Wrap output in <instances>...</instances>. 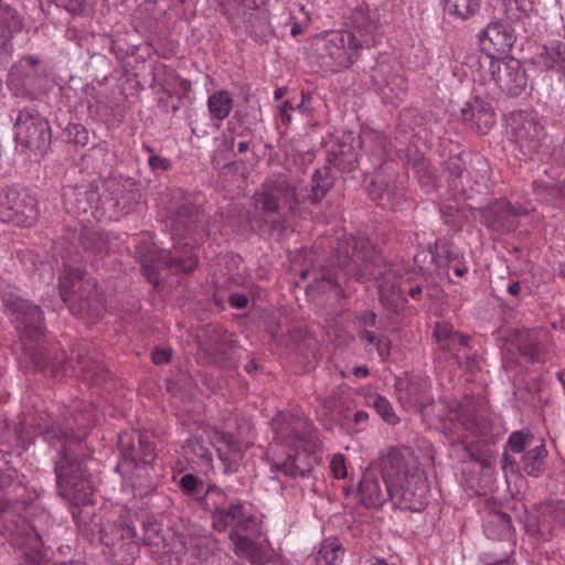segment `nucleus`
Instances as JSON below:
<instances>
[{"instance_id": "nucleus-1", "label": "nucleus", "mask_w": 565, "mask_h": 565, "mask_svg": "<svg viewBox=\"0 0 565 565\" xmlns=\"http://www.w3.org/2000/svg\"><path fill=\"white\" fill-rule=\"evenodd\" d=\"M2 302L8 313L21 326L22 350L38 370L50 369L54 375L83 376L96 384L106 381L107 374L103 366L93 361L82 350L71 358L52 356L46 347L41 343L43 338V311L41 308L18 294L3 290Z\"/></svg>"}, {"instance_id": "nucleus-2", "label": "nucleus", "mask_w": 565, "mask_h": 565, "mask_svg": "<svg viewBox=\"0 0 565 565\" xmlns=\"http://www.w3.org/2000/svg\"><path fill=\"white\" fill-rule=\"evenodd\" d=\"M379 471L393 505L420 511L428 494L427 479L409 448L392 447L380 460Z\"/></svg>"}, {"instance_id": "nucleus-3", "label": "nucleus", "mask_w": 565, "mask_h": 565, "mask_svg": "<svg viewBox=\"0 0 565 565\" xmlns=\"http://www.w3.org/2000/svg\"><path fill=\"white\" fill-rule=\"evenodd\" d=\"M43 438L52 447L62 445L54 468L58 494L74 507L89 503L93 487L83 461L72 449V445L81 444L82 438L76 436L73 430L54 426L47 427L43 431Z\"/></svg>"}, {"instance_id": "nucleus-4", "label": "nucleus", "mask_w": 565, "mask_h": 565, "mask_svg": "<svg viewBox=\"0 0 565 565\" xmlns=\"http://www.w3.org/2000/svg\"><path fill=\"white\" fill-rule=\"evenodd\" d=\"M275 430L277 438L292 450L276 468L294 478L308 476L312 469L310 455L317 449L311 423L302 416L285 414L275 419Z\"/></svg>"}, {"instance_id": "nucleus-5", "label": "nucleus", "mask_w": 565, "mask_h": 565, "mask_svg": "<svg viewBox=\"0 0 565 565\" xmlns=\"http://www.w3.org/2000/svg\"><path fill=\"white\" fill-rule=\"evenodd\" d=\"M253 201L262 213V224L273 233L286 230L288 214L295 213L301 203L297 185L282 172L270 173L254 192Z\"/></svg>"}, {"instance_id": "nucleus-6", "label": "nucleus", "mask_w": 565, "mask_h": 565, "mask_svg": "<svg viewBox=\"0 0 565 565\" xmlns=\"http://www.w3.org/2000/svg\"><path fill=\"white\" fill-rule=\"evenodd\" d=\"M62 300L73 315L98 320L106 311V299L97 282L85 270L63 264L58 278Z\"/></svg>"}, {"instance_id": "nucleus-7", "label": "nucleus", "mask_w": 565, "mask_h": 565, "mask_svg": "<svg viewBox=\"0 0 565 565\" xmlns=\"http://www.w3.org/2000/svg\"><path fill=\"white\" fill-rule=\"evenodd\" d=\"M136 524L131 515H121L120 520L107 523L100 530V542L107 548L105 553L119 565H130L138 555Z\"/></svg>"}, {"instance_id": "nucleus-8", "label": "nucleus", "mask_w": 565, "mask_h": 565, "mask_svg": "<svg viewBox=\"0 0 565 565\" xmlns=\"http://www.w3.org/2000/svg\"><path fill=\"white\" fill-rule=\"evenodd\" d=\"M36 199L22 188L10 186L0 192V220L21 227H31L39 218Z\"/></svg>"}, {"instance_id": "nucleus-9", "label": "nucleus", "mask_w": 565, "mask_h": 565, "mask_svg": "<svg viewBox=\"0 0 565 565\" xmlns=\"http://www.w3.org/2000/svg\"><path fill=\"white\" fill-rule=\"evenodd\" d=\"M137 257L143 275L153 285L159 284L161 269L175 267L181 273L189 274L198 266V259L193 255L174 257L169 250H159L148 242L140 243L137 246Z\"/></svg>"}, {"instance_id": "nucleus-10", "label": "nucleus", "mask_w": 565, "mask_h": 565, "mask_svg": "<svg viewBox=\"0 0 565 565\" xmlns=\"http://www.w3.org/2000/svg\"><path fill=\"white\" fill-rule=\"evenodd\" d=\"M14 136L19 145L34 153H45L51 143L49 121L34 109L24 108L19 111Z\"/></svg>"}, {"instance_id": "nucleus-11", "label": "nucleus", "mask_w": 565, "mask_h": 565, "mask_svg": "<svg viewBox=\"0 0 565 565\" xmlns=\"http://www.w3.org/2000/svg\"><path fill=\"white\" fill-rule=\"evenodd\" d=\"M536 204L533 201L511 204L505 199L495 200L481 207L480 220L488 228L499 234H508L519 225V217L534 212Z\"/></svg>"}, {"instance_id": "nucleus-12", "label": "nucleus", "mask_w": 565, "mask_h": 565, "mask_svg": "<svg viewBox=\"0 0 565 565\" xmlns=\"http://www.w3.org/2000/svg\"><path fill=\"white\" fill-rule=\"evenodd\" d=\"M545 137L544 126L535 115L520 111L512 116V140L525 158L540 151Z\"/></svg>"}, {"instance_id": "nucleus-13", "label": "nucleus", "mask_w": 565, "mask_h": 565, "mask_svg": "<svg viewBox=\"0 0 565 565\" xmlns=\"http://www.w3.org/2000/svg\"><path fill=\"white\" fill-rule=\"evenodd\" d=\"M532 186L537 201L554 207H565V174L559 168L539 166Z\"/></svg>"}, {"instance_id": "nucleus-14", "label": "nucleus", "mask_w": 565, "mask_h": 565, "mask_svg": "<svg viewBox=\"0 0 565 565\" xmlns=\"http://www.w3.org/2000/svg\"><path fill=\"white\" fill-rule=\"evenodd\" d=\"M100 206L128 213L139 201L140 194L134 183L117 179L97 180Z\"/></svg>"}, {"instance_id": "nucleus-15", "label": "nucleus", "mask_w": 565, "mask_h": 565, "mask_svg": "<svg viewBox=\"0 0 565 565\" xmlns=\"http://www.w3.org/2000/svg\"><path fill=\"white\" fill-rule=\"evenodd\" d=\"M513 345L519 354L531 363H544L552 351L550 335L543 329L519 331Z\"/></svg>"}, {"instance_id": "nucleus-16", "label": "nucleus", "mask_w": 565, "mask_h": 565, "mask_svg": "<svg viewBox=\"0 0 565 565\" xmlns=\"http://www.w3.org/2000/svg\"><path fill=\"white\" fill-rule=\"evenodd\" d=\"M118 448L124 460L134 463L137 469L151 466L157 457L152 443L139 431L119 435Z\"/></svg>"}, {"instance_id": "nucleus-17", "label": "nucleus", "mask_w": 565, "mask_h": 565, "mask_svg": "<svg viewBox=\"0 0 565 565\" xmlns=\"http://www.w3.org/2000/svg\"><path fill=\"white\" fill-rule=\"evenodd\" d=\"M10 535V543L19 548L31 545L21 556V565H52L44 561L42 552L33 545L40 540L35 530L26 522L6 525Z\"/></svg>"}, {"instance_id": "nucleus-18", "label": "nucleus", "mask_w": 565, "mask_h": 565, "mask_svg": "<svg viewBox=\"0 0 565 565\" xmlns=\"http://www.w3.org/2000/svg\"><path fill=\"white\" fill-rule=\"evenodd\" d=\"M64 206L67 213L75 216L94 214L100 206L97 180L87 185L67 186L63 193Z\"/></svg>"}, {"instance_id": "nucleus-19", "label": "nucleus", "mask_w": 565, "mask_h": 565, "mask_svg": "<svg viewBox=\"0 0 565 565\" xmlns=\"http://www.w3.org/2000/svg\"><path fill=\"white\" fill-rule=\"evenodd\" d=\"M491 75L501 90L518 96L526 87V77L516 60H495L490 64Z\"/></svg>"}, {"instance_id": "nucleus-20", "label": "nucleus", "mask_w": 565, "mask_h": 565, "mask_svg": "<svg viewBox=\"0 0 565 565\" xmlns=\"http://www.w3.org/2000/svg\"><path fill=\"white\" fill-rule=\"evenodd\" d=\"M212 526L218 532L232 529L242 543H247V539L241 534L246 531L253 522L252 515L246 513L243 503L239 500H233L226 508L212 514Z\"/></svg>"}, {"instance_id": "nucleus-21", "label": "nucleus", "mask_w": 565, "mask_h": 565, "mask_svg": "<svg viewBox=\"0 0 565 565\" xmlns=\"http://www.w3.org/2000/svg\"><path fill=\"white\" fill-rule=\"evenodd\" d=\"M461 119L475 132L487 135L495 124V113L491 102L476 96L461 108Z\"/></svg>"}, {"instance_id": "nucleus-22", "label": "nucleus", "mask_w": 565, "mask_h": 565, "mask_svg": "<svg viewBox=\"0 0 565 565\" xmlns=\"http://www.w3.org/2000/svg\"><path fill=\"white\" fill-rule=\"evenodd\" d=\"M204 223L205 214L202 209L191 201H184L172 214L171 230L175 235L185 237L202 230Z\"/></svg>"}, {"instance_id": "nucleus-23", "label": "nucleus", "mask_w": 565, "mask_h": 565, "mask_svg": "<svg viewBox=\"0 0 565 565\" xmlns=\"http://www.w3.org/2000/svg\"><path fill=\"white\" fill-rule=\"evenodd\" d=\"M359 248L358 257L361 259L359 268L355 269V278L379 280L384 276L382 256L379 250L367 241L358 242L355 238V250Z\"/></svg>"}, {"instance_id": "nucleus-24", "label": "nucleus", "mask_w": 565, "mask_h": 565, "mask_svg": "<svg viewBox=\"0 0 565 565\" xmlns=\"http://www.w3.org/2000/svg\"><path fill=\"white\" fill-rule=\"evenodd\" d=\"M381 472L377 467L371 466L363 473L359 484V493L361 495V504L365 508L377 509L390 498L386 490L381 489Z\"/></svg>"}, {"instance_id": "nucleus-25", "label": "nucleus", "mask_w": 565, "mask_h": 565, "mask_svg": "<svg viewBox=\"0 0 565 565\" xmlns=\"http://www.w3.org/2000/svg\"><path fill=\"white\" fill-rule=\"evenodd\" d=\"M482 33V45L486 46V43L489 42L491 49L500 54L509 52L515 42L514 30L503 21L489 23Z\"/></svg>"}, {"instance_id": "nucleus-26", "label": "nucleus", "mask_w": 565, "mask_h": 565, "mask_svg": "<svg viewBox=\"0 0 565 565\" xmlns=\"http://www.w3.org/2000/svg\"><path fill=\"white\" fill-rule=\"evenodd\" d=\"M535 62L543 68L556 70L565 78V39L544 44L536 54Z\"/></svg>"}, {"instance_id": "nucleus-27", "label": "nucleus", "mask_w": 565, "mask_h": 565, "mask_svg": "<svg viewBox=\"0 0 565 565\" xmlns=\"http://www.w3.org/2000/svg\"><path fill=\"white\" fill-rule=\"evenodd\" d=\"M397 129L404 134L420 135L425 130H429L430 135L440 137L441 129L439 127H433V124L428 122L425 115L418 111L416 108L404 109L398 116Z\"/></svg>"}, {"instance_id": "nucleus-28", "label": "nucleus", "mask_w": 565, "mask_h": 565, "mask_svg": "<svg viewBox=\"0 0 565 565\" xmlns=\"http://www.w3.org/2000/svg\"><path fill=\"white\" fill-rule=\"evenodd\" d=\"M23 19L11 6L0 0V50L7 51L10 39L22 30Z\"/></svg>"}, {"instance_id": "nucleus-29", "label": "nucleus", "mask_w": 565, "mask_h": 565, "mask_svg": "<svg viewBox=\"0 0 565 565\" xmlns=\"http://www.w3.org/2000/svg\"><path fill=\"white\" fill-rule=\"evenodd\" d=\"M547 450L545 441L540 439L536 445L525 451L520 460L519 468L527 476L539 478L545 470Z\"/></svg>"}, {"instance_id": "nucleus-30", "label": "nucleus", "mask_w": 565, "mask_h": 565, "mask_svg": "<svg viewBox=\"0 0 565 565\" xmlns=\"http://www.w3.org/2000/svg\"><path fill=\"white\" fill-rule=\"evenodd\" d=\"M136 524V541L138 547L143 545H159L160 529L146 513H135L131 515Z\"/></svg>"}, {"instance_id": "nucleus-31", "label": "nucleus", "mask_w": 565, "mask_h": 565, "mask_svg": "<svg viewBox=\"0 0 565 565\" xmlns=\"http://www.w3.org/2000/svg\"><path fill=\"white\" fill-rule=\"evenodd\" d=\"M77 239L85 252L94 255H105L109 249L107 235L92 227H83Z\"/></svg>"}, {"instance_id": "nucleus-32", "label": "nucleus", "mask_w": 565, "mask_h": 565, "mask_svg": "<svg viewBox=\"0 0 565 565\" xmlns=\"http://www.w3.org/2000/svg\"><path fill=\"white\" fill-rule=\"evenodd\" d=\"M330 172L331 169L329 167H322L315 171L311 179L310 191L306 196H303V201H307L313 205L322 201L333 184Z\"/></svg>"}, {"instance_id": "nucleus-33", "label": "nucleus", "mask_w": 565, "mask_h": 565, "mask_svg": "<svg viewBox=\"0 0 565 565\" xmlns=\"http://www.w3.org/2000/svg\"><path fill=\"white\" fill-rule=\"evenodd\" d=\"M343 557L341 544L338 541H326L320 550L305 559V565H340Z\"/></svg>"}, {"instance_id": "nucleus-34", "label": "nucleus", "mask_w": 565, "mask_h": 565, "mask_svg": "<svg viewBox=\"0 0 565 565\" xmlns=\"http://www.w3.org/2000/svg\"><path fill=\"white\" fill-rule=\"evenodd\" d=\"M233 105L234 100L225 89L214 92L207 98L209 113L213 119L224 120L232 111Z\"/></svg>"}, {"instance_id": "nucleus-35", "label": "nucleus", "mask_w": 565, "mask_h": 565, "mask_svg": "<svg viewBox=\"0 0 565 565\" xmlns=\"http://www.w3.org/2000/svg\"><path fill=\"white\" fill-rule=\"evenodd\" d=\"M429 253L430 263L435 264L436 267L451 266L458 258L452 244L445 238L436 239L434 245L429 246Z\"/></svg>"}, {"instance_id": "nucleus-36", "label": "nucleus", "mask_w": 565, "mask_h": 565, "mask_svg": "<svg viewBox=\"0 0 565 565\" xmlns=\"http://www.w3.org/2000/svg\"><path fill=\"white\" fill-rule=\"evenodd\" d=\"M480 8V0H445L444 11L458 20L473 17Z\"/></svg>"}, {"instance_id": "nucleus-37", "label": "nucleus", "mask_w": 565, "mask_h": 565, "mask_svg": "<svg viewBox=\"0 0 565 565\" xmlns=\"http://www.w3.org/2000/svg\"><path fill=\"white\" fill-rule=\"evenodd\" d=\"M204 508L211 512V515L214 512H217L224 508L233 500H231L227 493L220 487L215 484H209L203 495L199 498Z\"/></svg>"}, {"instance_id": "nucleus-38", "label": "nucleus", "mask_w": 565, "mask_h": 565, "mask_svg": "<svg viewBox=\"0 0 565 565\" xmlns=\"http://www.w3.org/2000/svg\"><path fill=\"white\" fill-rule=\"evenodd\" d=\"M246 28L252 38L265 42L273 35V29L265 13H252L246 20Z\"/></svg>"}, {"instance_id": "nucleus-39", "label": "nucleus", "mask_w": 565, "mask_h": 565, "mask_svg": "<svg viewBox=\"0 0 565 565\" xmlns=\"http://www.w3.org/2000/svg\"><path fill=\"white\" fill-rule=\"evenodd\" d=\"M366 192L372 200H380L381 205L386 206L387 204L391 209L396 207L395 193L383 178L372 180L366 186Z\"/></svg>"}, {"instance_id": "nucleus-40", "label": "nucleus", "mask_w": 565, "mask_h": 565, "mask_svg": "<svg viewBox=\"0 0 565 565\" xmlns=\"http://www.w3.org/2000/svg\"><path fill=\"white\" fill-rule=\"evenodd\" d=\"M445 169L449 175L450 186L458 191H465L462 177L466 171V162L462 154L449 157L445 162Z\"/></svg>"}, {"instance_id": "nucleus-41", "label": "nucleus", "mask_w": 565, "mask_h": 565, "mask_svg": "<svg viewBox=\"0 0 565 565\" xmlns=\"http://www.w3.org/2000/svg\"><path fill=\"white\" fill-rule=\"evenodd\" d=\"M503 13L510 21H520L534 8V0H502Z\"/></svg>"}, {"instance_id": "nucleus-42", "label": "nucleus", "mask_w": 565, "mask_h": 565, "mask_svg": "<svg viewBox=\"0 0 565 565\" xmlns=\"http://www.w3.org/2000/svg\"><path fill=\"white\" fill-rule=\"evenodd\" d=\"M457 331L454 327L445 321L436 322L433 331V337L444 351L452 350L456 343Z\"/></svg>"}, {"instance_id": "nucleus-43", "label": "nucleus", "mask_w": 565, "mask_h": 565, "mask_svg": "<svg viewBox=\"0 0 565 565\" xmlns=\"http://www.w3.org/2000/svg\"><path fill=\"white\" fill-rule=\"evenodd\" d=\"M535 441L534 435L529 430L513 431L507 441V448L513 454H522L526 449L532 448Z\"/></svg>"}, {"instance_id": "nucleus-44", "label": "nucleus", "mask_w": 565, "mask_h": 565, "mask_svg": "<svg viewBox=\"0 0 565 565\" xmlns=\"http://www.w3.org/2000/svg\"><path fill=\"white\" fill-rule=\"evenodd\" d=\"M369 404H372L376 413L388 425H396L399 422V418L393 411L391 403L385 397L380 395H371L369 396Z\"/></svg>"}, {"instance_id": "nucleus-45", "label": "nucleus", "mask_w": 565, "mask_h": 565, "mask_svg": "<svg viewBox=\"0 0 565 565\" xmlns=\"http://www.w3.org/2000/svg\"><path fill=\"white\" fill-rule=\"evenodd\" d=\"M360 148L362 150H370L371 152H381L384 147V137L377 131L362 127L360 135Z\"/></svg>"}, {"instance_id": "nucleus-46", "label": "nucleus", "mask_w": 565, "mask_h": 565, "mask_svg": "<svg viewBox=\"0 0 565 565\" xmlns=\"http://www.w3.org/2000/svg\"><path fill=\"white\" fill-rule=\"evenodd\" d=\"M359 337L362 341L376 347L381 356H385L390 353V345L384 335L364 329L359 332Z\"/></svg>"}, {"instance_id": "nucleus-47", "label": "nucleus", "mask_w": 565, "mask_h": 565, "mask_svg": "<svg viewBox=\"0 0 565 565\" xmlns=\"http://www.w3.org/2000/svg\"><path fill=\"white\" fill-rule=\"evenodd\" d=\"M66 138L68 142L76 146H86L89 139L87 129L81 124H72L66 129Z\"/></svg>"}, {"instance_id": "nucleus-48", "label": "nucleus", "mask_w": 565, "mask_h": 565, "mask_svg": "<svg viewBox=\"0 0 565 565\" xmlns=\"http://www.w3.org/2000/svg\"><path fill=\"white\" fill-rule=\"evenodd\" d=\"M413 170L423 186H434L435 181L433 174L429 171L428 164L424 160L414 162Z\"/></svg>"}, {"instance_id": "nucleus-49", "label": "nucleus", "mask_w": 565, "mask_h": 565, "mask_svg": "<svg viewBox=\"0 0 565 565\" xmlns=\"http://www.w3.org/2000/svg\"><path fill=\"white\" fill-rule=\"evenodd\" d=\"M354 20H355V28H358L361 31L364 30L365 32H371V31L375 30L379 25L377 19L370 18L362 10H360V11L355 10Z\"/></svg>"}, {"instance_id": "nucleus-50", "label": "nucleus", "mask_w": 565, "mask_h": 565, "mask_svg": "<svg viewBox=\"0 0 565 565\" xmlns=\"http://www.w3.org/2000/svg\"><path fill=\"white\" fill-rule=\"evenodd\" d=\"M181 103L182 98L180 96L174 98V96L170 92H167L166 97H161L159 99V106L166 114H175L177 111H179Z\"/></svg>"}, {"instance_id": "nucleus-51", "label": "nucleus", "mask_w": 565, "mask_h": 565, "mask_svg": "<svg viewBox=\"0 0 565 565\" xmlns=\"http://www.w3.org/2000/svg\"><path fill=\"white\" fill-rule=\"evenodd\" d=\"M330 468L332 470L333 476L338 479H343L348 475L345 459L344 456L341 454H335L332 457Z\"/></svg>"}, {"instance_id": "nucleus-52", "label": "nucleus", "mask_w": 565, "mask_h": 565, "mask_svg": "<svg viewBox=\"0 0 565 565\" xmlns=\"http://www.w3.org/2000/svg\"><path fill=\"white\" fill-rule=\"evenodd\" d=\"M146 150L151 153V156L148 159V163L152 170H162L166 171L170 168L171 162L167 158L159 157L153 153V150L151 147H146Z\"/></svg>"}, {"instance_id": "nucleus-53", "label": "nucleus", "mask_w": 565, "mask_h": 565, "mask_svg": "<svg viewBox=\"0 0 565 565\" xmlns=\"http://www.w3.org/2000/svg\"><path fill=\"white\" fill-rule=\"evenodd\" d=\"M179 486L184 492L192 493L199 486V479L192 473H186L181 477Z\"/></svg>"}, {"instance_id": "nucleus-54", "label": "nucleus", "mask_w": 565, "mask_h": 565, "mask_svg": "<svg viewBox=\"0 0 565 565\" xmlns=\"http://www.w3.org/2000/svg\"><path fill=\"white\" fill-rule=\"evenodd\" d=\"M57 6L72 14H79L84 10V0H57Z\"/></svg>"}, {"instance_id": "nucleus-55", "label": "nucleus", "mask_w": 565, "mask_h": 565, "mask_svg": "<svg viewBox=\"0 0 565 565\" xmlns=\"http://www.w3.org/2000/svg\"><path fill=\"white\" fill-rule=\"evenodd\" d=\"M172 356L170 348H156L152 352V361L154 364H167Z\"/></svg>"}, {"instance_id": "nucleus-56", "label": "nucleus", "mask_w": 565, "mask_h": 565, "mask_svg": "<svg viewBox=\"0 0 565 565\" xmlns=\"http://www.w3.org/2000/svg\"><path fill=\"white\" fill-rule=\"evenodd\" d=\"M296 106L290 100H285L280 107L279 117L284 125L288 126L291 122V114Z\"/></svg>"}, {"instance_id": "nucleus-57", "label": "nucleus", "mask_w": 565, "mask_h": 565, "mask_svg": "<svg viewBox=\"0 0 565 565\" xmlns=\"http://www.w3.org/2000/svg\"><path fill=\"white\" fill-rule=\"evenodd\" d=\"M228 305L235 309H245L248 305V297L245 294H231L228 297Z\"/></svg>"}, {"instance_id": "nucleus-58", "label": "nucleus", "mask_w": 565, "mask_h": 565, "mask_svg": "<svg viewBox=\"0 0 565 565\" xmlns=\"http://www.w3.org/2000/svg\"><path fill=\"white\" fill-rule=\"evenodd\" d=\"M458 419L459 423L455 424L454 427H447L446 423H444V428L448 429L450 433H458L459 426H465V422L461 419L460 411H450L449 420Z\"/></svg>"}, {"instance_id": "nucleus-59", "label": "nucleus", "mask_w": 565, "mask_h": 565, "mask_svg": "<svg viewBox=\"0 0 565 565\" xmlns=\"http://www.w3.org/2000/svg\"><path fill=\"white\" fill-rule=\"evenodd\" d=\"M360 322L366 327H376V315L373 311H364L359 318Z\"/></svg>"}, {"instance_id": "nucleus-60", "label": "nucleus", "mask_w": 565, "mask_h": 565, "mask_svg": "<svg viewBox=\"0 0 565 565\" xmlns=\"http://www.w3.org/2000/svg\"><path fill=\"white\" fill-rule=\"evenodd\" d=\"M449 269H452L457 277L463 276L468 271V267L459 262V257L457 262H455L451 266H447Z\"/></svg>"}, {"instance_id": "nucleus-61", "label": "nucleus", "mask_w": 565, "mask_h": 565, "mask_svg": "<svg viewBox=\"0 0 565 565\" xmlns=\"http://www.w3.org/2000/svg\"><path fill=\"white\" fill-rule=\"evenodd\" d=\"M11 510H12V503L9 500H0V515L1 516H3L6 520H8L9 516H12Z\"/></svg>"}, {"instance_id": "nucleus-62", "label": "nucleus", "mask_w": 565, "mask_h": 565, "mask_svg": "<svg viewBox=\"0 0 565 565\" xmlns=\"http://www.w3.org/2000/svg\"><path fill=\"white\" fill-rule=\"evenodd\" d=\"M515 466H519V465L514 461V459L507 451H504L502 455L503 469L510 468L513 471Z\"/></svg>"}, {"instance_id": "nucleus-63", "label": "nucleus", "mask_w": 565, "mask_h": 565, "mask_svg": "<svg viewBox=\"0 0 565 565\" xmlns=\"http://www.w3.org/2000/svg\"><path fill=\"white\" fill-rule=\"evenodd\" d=\"M428 257H430L429 249L417 253L414 257V260L420 269H424V264Z\"/></svg>"}, {"instance_id": "nucleus-64", "label": "nucleus", "mask_w": 565, "mask_h": 565, "mask_svg": "<svg viewBox=\"0 0 565 565\" xmlns=\"http://www.w3.org/2000/svg\"><path fill=\"white\" fill-rule=\"evenodd\" d=\"M507 290L512 296H518L521 292V284L520 281H510L508 284Z\"/></svg>"}]
</instances>
